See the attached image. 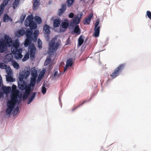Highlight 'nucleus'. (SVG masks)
<instances>
[{
	"instance_id": "nucleus-1",
	"label": "nucleus",
	"mask_w": 151,
	"mask_h": 151,
	"mask_svg": "<svg viewBox=\"0 0 151 151\" xmlns=\"http://www.w3.org/2000/svg\"><path fill=\"white\" fill-rule=\"evenodd\" d=\"M39 33V30H35L34 31L33 35H27V38H26L24 42V47H28V52H29L31 58H35V54L37 50L34 44L32 42L33 41L35 42L37 41Z\"/></svg>"
},
{
	"instance_id": "nucleus-2",
	"label": "nucleus",
	"mask_w": 151,
	"mask_h": 151,
	"mask_svg": "<svg viewBox=\"0 0 151 151\" xmlns=\"http://www.w3.org/2000/svg\"><path fill=\"white\" fill-rule=\"evenodd\" d=\"M22 71L19 73V80L18 83V88L22 91H23L25 88L27 86L26 82L24 80V78H27L30 74V68H27L26 69H25L24 70L23 73Z\"/></svg>"
},
{
	"instance_id": "nucleus-3",
	"label": "nucleus",
	"mask_w": 151,
	"mask_h": 151,
	"mask_svg": "<svg viewBox=\"0 0 151 151\" xmlns=\"http://www.w3.org/2000/svg\"><path fill=\"white\" fill-rule=\"evenodd\" d=\"M34 19L32 15L30 14L28 16L24 21L25 26L26 27H29L30 28L27 29V35H33V30L37 28V24L33 21Z\"/></svg>"
},
{
	"instance_id": "nucleus-4",
	"label": "nucleus",
	"mask_w": 151,
	"mask_h": 151,
	"mask_svg": "<svg viewBox=\"0 0 151 151\" xmlns=\"http://www.w3.org/2000/svg\"><path fill=\"white\" fill-rule=\"evenodd\" d=\"M19 102L18 97L17 96H12L10 97V100L7 102V108L6 112L7 115L11 116L12 114V112L14 110L16 104L18 105Z\"/></svg>"
},
{
	"instance_id": "nucleus-5",
	"label": "nucleus",
	"mask_w": 151,
	"mask_h": 151,
	"mask_svg": "<svg viewBox=\"0 0 151 151\" xmlns=\"http://www.w3.org/2000/svg\"><path fill=\"white\" fill-rule=\"evenodd\" d=\"M54 39V38H53L49 42V47L48 54L49 56L48 58H47L45 60V65H47L50 63L51 60V56L53 55L54 53L56 51L60 46L59 43L58 42H55L54 40H53Z\"/></svg>"
},
{
	"instance_id": "nucleus-6",
	"label": "nucleus",
	"mask_w": 151,
	"mask_h": 151,
	"mask_svg": "<svg viewBox=\"0 0 151 151\" xmlns=\"http://www.w3.org/2000/svg\"><path fill=\"white\" fill-rule=\"evenodd\" d=\"M4 38V41L3 40H0V52L1 53L4 52L6 47H9L11 46V37L8 35H5Z\"/></svg>"
},
{
	"instance_id": "nucleus-7",
	"label": "nucleus",
	"mask_w": 151,
	"mask_h": 151,
	"mask_svg": "<svg viewBox=\"0 0 151 151\" xmlns=\"http://www.w3.org/2000/svg\"><path fill=\"white\" fill-rule=\"evenodd\" d=\"M124 67V64H121L116 68L114 72L110 75L113 78H114L119 76L120 73L122 72V70Z\"/></svg>"
},
{
	"instance_id": "nucleus-8",
	"label": "nucleus",
	"mask_w": 151,
	"mask_h": 151,
	"mask_svg": "<svg viewBox=\"0 0 151 151\" xmlns=\"http://www.w3.org/2000/svg\"><path fill=\"white\" fill-rule=\"evenodd\" d=\"M100 21V19L99 18L97 19L95 24L93 36L95 37H98L99 36L100 27V26H98V25Z\"/></svg>"
},
{
	"instance_id": "nucleus-9",
	"label": "nucleus",
	"mask_w": 151,
	"mask_h": 151,
	"mask_svg": "<svg viewBox=\"0 0 151 151\" xmlns=\"http://www.w3.org/2000/svg\"><path fill=\"white\" fill-rule=\"evenodd\" d=\"M93 16V13H90L88 15L87 17H86L83 21L84 24L88 25L89 24L91 18Z\"/></svg>"
},
{
	"instance_id": "nucleus-10",
	"label": "nucleus",
	"mask_w": 151,
	"mask_h": 151,
	"mask_svg": "<svg viewBox=\"0 0 151 151\" xmlns=\"http://www.w3.org/2000/svg\"><path fill=\"white\" fill-rule=\"evenodd\" d=\"M8 62L11 61L12 63L14 68L17 69H18L19 68V64L17 63H16L15 61L13 60L12 58H6Z\"/></svg>"
},
{
	"instance_id": "nucleus-11",
	"label": "nucleus",
	"mask_w": 151,
	"mask_h": 151,
	"mask_svg": "<svg viewBox=\"0 0 151 151\" xmlns=\"http://www.w3.org/2000/svg\"><path fill=\"white\" fill-rule=\"evenodd\" d=\"M37 94V92H32L30 94L29 97L28 99L27 102L28 104H30L34 100L36 97Z\"/></svg>"
},
{
	"instance_id": "nucleus-12",
	"label": "nucleus",
	"mask_w": 151,
	"mask_h": 151,
	"mask_svg": "<svg viewBox=\"0 0 151 151\" xmlns=\"http://www.w3.org/2000/svg\"><path fill=\"white\" fill-rule=\"evenodd\" d=\"M73 28V31L71 32L72 35H74L75 33L78 35H79L80 34L81 31L79 25H76Z\"/></svg>"
},
{
	"instance_id": "nucleus-13",
	"label": "nucleus",
	"mask_w": 151,
	"mask_h": 151,
	"mask_svg": "<svg viewBox=\"0 0 151 151\" xmlns=\"http://www.w3.org/2000/svg\"><path fill=\"white\" fill-rule=\"evenodd\" d=\"M69 21L67 19H65L61 24V27L62 28L66 29L68 27H69Z\"/></svg>"
},
{
	"instance_id": "nucleus-14",
	"label": "nucleus",
	"mask_w": 151,
	"mask_h": 151,
	"mask_svg": "<svg viewBox=\"0 0 151 151\" xmlns=\"http://www.w3.org/2000/svg\"><path fill=\"white\" fill-rule=\"evenodd\" d=\"M66 9V5L65 4H63L62 5L61 8L59 9L58 10V15L60 16L65 12Z\"/></svg>"
},
{
	"instance_id": "nucleus-15",
	"label": "nucleus",
	"mask_w": 151,
	"mask_h": 151,
	"mask_svg": "<svg viewBox=\"0 0 151 151\" xmlns=\"http://www.w3.org/2000/svg\"><path fill=\"white\" fill-rule=\"evenodd\" d=\"M61 19L60 18L54 19L53 22V26L54 28L58 27L60 25Z\"/></svg>"
},
{
	"instance_id": "nucleus-16",
	"label": "nucleus",
	"mask_w": 151,
	"mask_h": 151,
	"mask_svg": "<svg viewBox=\"0 0 151 151\" xmlns=\"http://www.w3.org/2000/svg\"><path fill=\"white\" fill-rule=\"evenodd\" d=\"M27 30L25 31L24 30H19L16 34V36L20 37L22 35L25 34L26 38H27Z\"/></svg>"
},
{
	"instance_id": "nucleus-17",
	"label": "nucleus",
	"mask_w": 151,
	"mask_h": 151,
	"mask_svg": "<svg viewBox=\"0 0 151 151\" xmlns=\"http://www.w3.org/2000/svg\"><path fill=\"white\" fill-rule=\"evenodd\" d=\"M30 71L32 77H37L38 76L37 71L35 69V67H32L31 70H30Z\"/></svg>"
},
{
	"instance_id": "nucleus-18",
	"label": "nucleus",
	"mask_w": 151,
	"mask_h": 151,
	"mask_svg": "<svg viewBox=\"0 0 151 151\" xmlns=\"http://www.w3.org/2000/svg\"><path fill=\"white\" fill-rule=\"evenodd\" d=\"M84 37V36L82 35H81L78 39V47H80L81 45L84 42V40L83 39Z\"/></svg>"
},
{
	"instance_id": "nucleus-19",
	"label": "nucleus",
	"mask_w": 151,
	"mask_h": 151,
	"mask_svg": "<svg viewBox=\"0 0 151 151\" xmlns=\"http://www.w3.org/2000/svg\"><path fill=\"white\" fill-rule=\"evenodd\" d=\"M12 19L7 14H5L3 17V21L4 22H8L9 21H12Z\"/></svg>"
},
{
	"instance_id": "nucleus-20",
	"label": "nucleus",
	"mask_w": 151,
	"mask_h": 151,
	"mask_svg": "<svg viewBox=\"0 0 151 151\" xmlns=\"http://www.w3.org/2000/svg\"><path fill=\"white\" fill-rule=\"evenodd\" d=\"M43 30L47 35H49L50 33V27L47 24H45L43 27Z\"/></svg>"
},
{
	"instance_id": "nucleus-21",
	"label": "nucleus",
	"mask_w": 151,
	"mask_h": 151,
	"mask_svg": "<svg viewBox=\"0 0 151 151\" xmlns=\"http://www.w3.org/2000/svg\"><path fill=\"white\" fill-rule=\"evenodd\" d=\"M14 113L13 114V116H14L15 115L17 114L20 112L19 110V107L18 105L15 107H14Z\"/></svg>"
},
{
	"instance_id": "nucleus-22",
	"label": "nucleus",
	"mask_w": 151,
	"mask_h": 151,
	"mask_svg": "<svg viewBox=\"0 0 151 151\" xmlns=\"http://www.w3.org/2000/svg\"><path fill=\"white\" fill-rule=\"evenodd\" d=\"M6 81L8 82H13L14 81V79L10 76L6 75Z\"/></svg>"
},
{
	"instance_id": "nucleus-23",
	"label": "nucleus",
	"mask_w": 151,
	"mask_h": 151,
	"mask_svg": "<svg viewBox=\"0 0 151 151\" xmlns=\"http://www.w3.org/2000/svg\"><path fill=\"white\" fill-rule=\"evenodd\" d=\"M72 58H69L67 60L66 65L69 67H71L73 63L72 61Z\"/></svg>"
},
{
	"instance_id": "nucleus-24",
	"label": "nucleus",
	"mask_w": 151,
	"mask_h": 151,
	"mask_svg": "<svg viewBox=\"0 0 151 151\" xmlns=\"http://www.w3.org/2000/svg\"><path fill=\"white\" fill-rule=\"evenodd\" d=\"M34 20L38 24H40L42 22L41 18L39 16H35Z\"/></svg>"
},
{
	"instance_id": "nucleus-25",
	"label": "nucleus",
	"mask_w": 151,
	"mask_h": 151,
	"mask_svg": "<svg viewBox=\"0 0 151 151\" xmlns=\"http://www.w3.org/2000/svg\"><path fill=\"white\" fill-rule=\"evenodd\" d=\"M13 54L14 55L15 58L17 60L23 57V55L22 54H19L18 53L16 52Z\"/></svg>"
},
{
	"instance_id": "nucleus-26",
	"label": "nucleus",
	"mask_w": 151,
	"mask_h": 151,
	"mask_svg": "<svg viewBox=\"0 0 151 151\" xmlns=\"http://www.w3.org/2000/svg\"><path fill=\"white\" fill-rule=\"evenodd\" d=\"M19 0H14L13 4V7L15 9L17 7L19 3Z\"/></svg>"
},
{
	"instance_id": "nucleus-27",
	"label": "nucleus",
	"mask_w": 151,
	"mask_h": 151,
	"mask_svg": "<svg viewBox=\"0 0 151 151\" xmlns=\"http://www.w3.org/2000/svg\"><path fill=\"white\" fill-rule=\"evenodd\" d=\"M74 1V0H67L66 3L68 7H69L73 5Z\"/></svg>"
},
{
	"instance_id": "nucleus-28",
	"label": "nucleus",
	"mask_w": 151,
	"mask_h": 151,
	"mask_svg": "<svg viewBox=\"0 0 151 151\" xmlns=\"http://www.w3.org/2000/svg\"><path fill=\"white\" fill-rule=\"evenodd\" d=\"M29 52H28L27 53H26L24 55V58L22 59L23 62L26 61L29 58Z\"/></svg>"
},
{
	"instance_id": "nucleus-29",
	"label": "nucleus",
	"mask_w": 151,
	"mask_h": 151,
	"mask_svg": "<svg viewBox=\"0 0 151 151\" xmlns=\"http://www.w3.org/2000/svg\"><path fill=\"white\" fill-rule=\"evenodd\" d=\"M18 48L12 45L11 47V50L12 54H13L16 53L17 49Z\"/></svg>"
},
{
	"instance_id": "nucleus-30",
	"label": "nucleus",
	"mask_w": 151,
	"mask_h": 151,
	"mask_svg": "<svg viewBox=\"0 0 151 151\" xmlns=\"http://www.w3.org/2000/svg\"><path fill=\"white\" fill-rule=\"evenodd\" d=\"M80 18L78 17H76V18H74V20H73V22L75 23V24L76 25L78 24L80 22Z\"/></svg>"
},
{
	"instance_id": "nucleus-31",
	"label": "nucleus",
	"mask_w": 151,
	"mask_h": 151,
	"mask_svg": "<svg viewBox=\"0 0 151 151\" xmlns=\"http://www.w3.org/2000/svg\"><path fill=\"white\" fill-rule=\"evenodd\" d=\"M4 4V3H2L0 5V12L3 13L4 9V7L6 6Z\"/></svg>"
},
{
	"instance_id": "nucleus-32",
	"label": "nucleus",
	"mask_w": 151,
	"mask_h": 151,
	"mask_svg": "<svg viewBox=\"0 0 151 151\" xmlns=\"http://www.w3.org/2000/svg\"><path fill=\"white\" fill-rule=\"evenodd\" d=\"M42 42L40 39H38V47L39 49H41L42 46Z\"/></svg>"
},
{
	"instance_id": "nucleus-33",
	"label": "nucleus",
	"mask_w": 151,
	"mask_h": 151,
	"mask_svg": "<svg viewBox=\"0 0 151 151\" xmlns=\"http://www.w3.org/2000/svg\"><path fill=\"white\" fill-rule=\"evenodd\" d=\"M19 41L18 40H16L14 41L12 45L19 48Z\"/></svg>"
},
{
	"instance_id": "nucleus-34",
	"label": "nucleus",
	"mask_w": 151,
	"mask_h": 151,
	"mask_svg": "<svg viewBox=\"0 0 151 151\" xmlns=\"http://www.w3.org/2000/svg\"><path fill=\"white\" fill-rule=\"evenodd\" d=\"M37 77H31L30 82L31 83H33L35 84L36 81V78Z\"/></svg>"
},
{
	"instance_id": "nucleus-35",
	"label": "nucleus",
	"mask_w": 151,
	"mask_h": 151,
	"mask_svg": "<svg viewBox=\"0 0 151 151\" xmlns=\"http://www.w3.org/2000/svg\"><path fill=\"white\" fill-rule=\"evenodd\" d=\"M16 91L18 93V96H17L18 97V98L19 99H21L22 97H23L22 92H21L20 93L19 90L18 89L16 90Z\"/></svg>"
},
{
	"instance_id": "nucleus-36",
	"label": "nucleus",
	"mask_w": 151,
	"mask_h": 151,
	"mask_svg": "<svg viewBox=\"0 0 151 151\" xmlns=\"http://www.w3.org/2000/svg\"><path fill=\"white\" fill-rule=\"evenodd\" d=\"M25 92H26L27 93H28L29 94H31V90L30 89V87H28L27 86L26 88H25Z\"/></svg>"
},
{
	"instance_id": "nucleus-37",
	"label": "nucleus",
	"mask_w": 151,
	"mask_h": 151,
	"mask_svg": "<svg viewBox=\"0 0 151 151\" xmlns=\"http://www.w3.org/2000/svg\"><path fill=\"white\" fill-rule=\"evenodd\" d=\"M7 66V65L4 64L3 63H0V68L1 69H4Z\"/></svg>"
},
{
	"instance_id": "nucleus-38",
	"label": "nucleus",
	"mask_w": 151,
	"mask_h": 151,
	"mask_svg": "<svg viewBox=\"0 0 151 151\" xmlns=\"http://www.w3.org/2000/svg\"><path fill=\"white\" fill-rule=\"evenodd\" d=\"M69 27H72V28H73L76 25L75 24V23H74L73 21L72 22H70L69 21Z\"/></svg>"
},
{
	"instance_id": "nucleus-39",
	"label": "nucleus",
	"mask_w": 151,
	"mask_h": 151,
	"mask_svg": "<svg viewBox=\"0 0 151 151\" xmlns=\"http://www.w3.org/2000/svg\"><path fill=\"white\" fill-rule=\"evenodd\" d=\"M54 73L53 74V76L52 77V78L53 77H55L57 76L58 73V69L57 68H54Z\"/></svg>"
},
{
	"instance_id": "nucleus-40",
	"label": "nucleus",
	"mask_w": 151,
	"mask_h": 151,
	"mask_svg": "<svg viewBox=\"0 0 151 151\" xmlns=\"http://www.w3.org/2000/svg\"><path fill=\"white\" fill-rule=\"evenodd\" d=\"M41 92L43 94H45L46 92V88L45 87L42 86Z\"/></svg>"
},
{
	"instance_id": "nucleus-41",
	"label": "nucleus",
	"mask_w": 151,
	"mask_h": 151,
	"mask_svg": "<svg viewBox=\"0 0 151 151\" xmlns=\"http://www.w3.org/2000/svg\"><path fill=\"white\" fill-rule=\"evenodd\" d=\"M25 17L26 15L25 14L24 15H22L20 17V20L21 23H22L23 22Z\"/></svg>"
},
{
	"instance_id": "nucleus-42",
	"label": "nucleus",
	"mask_w": 151,
	"mask_h": 151,
	"mask_svg": "<svg viewBox=\"0 0 151 151\" xmlns=\"http://www.w3.org/2000/svg\"><path fill=\"white\" fill-rule=\"evenodd\" d=\"M146 15L148 17L151 19V12L149 11H147L146 12Z\"/></svg>"
},
{
	"instance_id": "nucleus-43",
	"label": "nucleus",
	"mask_w": 151,
	"mask_h": 151,
	"mask_svg": "<svg viewBox=\"0 0 151 151\" xmlns=\"http://www.w3.org/2000/svg\"><path fill=\"white\" fill-rule=\"evenodd\" d=\"M39 3H33V10H35L34 9H36V8L37 7V6H38V5H39Z\"/></svg>"
},
{
	"instance_id": "nucleus-44",
	"label": "nucleus",
	"mask_w": 151,
	"mask_h": 151,
	"mask_svg": "<svg viewBox=\"0 0 151 151\" xmlns=\"http://www.w3.org/2000/svg\"><path fill=\"white\" fill-rule=\"evenodd\" d=\"M47 83L48 82L47 81H45L43 82L42 86L45 88L46 87H47L49 86V84Z\"/></svg>"
},
{
	"instance_id": "nucleus-45",
	"label": "nucleus",
	"mask_w": 151,
	"mask_h": 151,
	"mask_svg": "<svg viewBox=\"0 0 151 151\" xmlns=\"http://www.w3.org/2000/svg\"><path fill=\"white\" fill-rule=\"evenodd\" d=\"M91 98L89 100H88V101H84L83 103H81V104H80L78 105L77 106V108H79L80 106H82L85 103L87 102H88L89 101L91 100Z\"/></svg>"
},
{
	"instance_id": "nucleus-46",
	"label": "nucleus",
	"mask_w": 151,
	"mask_h": 151,
	"mask_svg": "<svg viewBox=\"0 0 151 151\" xmlns=\"http://www.w3.org/2000/svg\"><path fill=\"white\" fill-rule=\"evenodd\" d=\"M22 48H18L17 51V53H18L19 54H22Z\"/></svg>"
},
{
	"instance_id": "nucleus-47",
	"label": "nucleus",
	"mask_w": 151,
	"mask_h": 151,
	"mask_svg": "<svg viewBox=\"0 0 151 151\" xmlns=\"http://www.w3.org/2000/svg\"><path fill=\"white\" fill-rule=\"evenodd\" d=\"M43 75H42L41 77H40V76H38L37 78V79L36 80L37 83H39L40 82V81H41L42 77H43Z\"/></svg>"
},
{
	"instance_id": "nucleus-48",
	"label": "nucleus",
	"mask_w": 151,
	"mask_h": 151,
	"mask_svg": "<svg viewBox=\"0 0 151 151\" xmlns=\"http://www.w3.org/2000/svg\"><path fill=\"white\" fill-rule=\"evenodd\" d=\"M68 17L70 18H73L74 16V14L73 13H70L68 14Z\"/></svg>"
},
{
	"instance_id": "nucleus-49",
	"label": "nucleus",
	"mask_w": 151,
	"mask_h": 151,
	"mask_svg": "<svg viewBox=\"0 0 151 151\" xmlns=\"http://www.w3.org/2000/svg\"><path fill=\"white\" fill-rule=\"evenodd\" d=\"M9 1V0H4L2 3H4V4L6 5H7L8 4Z\"/></svg>"
},
{
	"instance_id": "nucleus-50",
	"label": "nucleus",
	"mask_w": 151,
	"mask_h": 151,
	"mask_svg": "<svg viewBox=\"0 0 151 151\" xmlns=\"http://www.w3.org/2000/svg\"><path fill=\"white\" fill-rule=\"evenodd\" d=\"M24 95L27 97L28 98V97L29 96L30 94L29 93H27L26 92H24V93L23 94Z\"/></svg>"
},
{
	"instance_id": "nucleus-51",
	"label": "nucleus",
	"mask_w": 151,
	"mask_h": 151,
	"mask_svg": "<svg viewBox=\"0 0 151 151\" xmlns=\"http://www.w3.org/2000/svg\"><path fill=\"white\" fill-rule=\"evenodd\" d=\"M35 86V83H31L30 82V85H29V87H34Z\"/></svg>"
},
{
	"instance_id": "nucleus-52",
	"label": "nucleus",
	"mask_w": 151,
	"mask_h": 151,
	"mask_svg": "<svg viewBox=\"0 0 151 151\" xmlns=\"http://www.w3.org/2000/svg\"><path fill=\"white\" fill-rule=\"evenodd\" d=\"M28 98V97L26 96H25L23 94V96L22 97V99L23 100H24L26 99H27Z\"/></svg>"
},
{
	"instance_id": "nucleus-53",
	"label": "nucleus",
	"mask_w": 151,
	"mask_h": 151,
	"mask_svg": "<svg viewBox=\"0 0 151 151\" xmlns=\"http://www.w3.org/2000/svg\"><path fill=\"white\" fill-rule=\"evenodd\" d=\"M108 38H107L105 42V45L103 46H105V45H107L108 43Z\"/></svg>"
},
{
	"instance_id": "nucleus-54",
	"label": "nucleus",
	"mask_w": 151,
	"mask_h": 151,
	"mask_svg": "<svg viewBox=\"0 0 151 151\" xmlns=\"http://www.w3.org/2000/svg\"><path fill=\"white\" fill-rule=\"evenodd\" d=\"M65 30L63 29L62 28H60V32H64Z\"/></svg>"
},
{
	"instance_id": "nucleus-55",
	"label": "nucleus",
	"mask_w": 151,
	"mask_h": 151,
	"mask_svg": "<svg viewBox=\"0 0 151 151\" xmlns=\"http://www.w3.org/2000/svg\"><path fill=\"white\" fill-rule=\"evenodd\" d=\"M68 67H69L68 66V65H66L64 68V72H65L66 70Z\"/></svg>"
},
{
	"instance_id": "nucleus-56",
	"label": "nucleus",
	"mask_w": 151,
	"mask_h": 151,
	"mask_svg": "<svg viewBox=\"0 0 151 151\" xmlns=\"http://www.w3.org/2000/svg\"><path fill=\"white\" fill-rule=\"evenodd\" d=\"M88 40V39L87 38H86V40H85V42H84V45H86L88 44V43H87V40Z\"/></svg>"
},
{
	"instance_id": "nucleus-57",
	"label": "nucleus",
	"mask_w": 151,
	"mask_h": 151,
	"mask_svg": "<svg viewBox=\"0 0 151 151\" xmlns=\"http://www.w3.org/2000/svg\"><path fill=\"white\" fill-rule=\"evenodd\" d=\"M33 3H39V2L38 0H33Z\"/></svg>"
},
{
	"instance_id": "nucleus-58",
	"label": "nucleus",
	"mask_w": 151,
	"mask_h": 151,
	"mask_svg": "<svg viewBox=\"0 0 151 151\" xmlns=\"http://www.w3.org/2000/svg\"><path fill=\"white\" fill-rule=\"evenodd\" d=\"M52 3V0H50L48 2V4L50 5Z\"/></svg>"
},
{
	"instance_id": "nucleus-59",
	"label": "nucleus",
	"mask_w": 151,
	"mask_h": 151,
	"mask_svg": "<svg viewBox=\"0 0 151 151\" xmlns=\"http://www.w3.org/2000/svg\"><path fill=\"white\" fill-rule=\"evenodd\" d=\"M3 96V94L2 93H0V99H1Z\"/></svg>"
},
{
	"instance_id": "nucleus-60",
	"label": "nucleus",
	"mask_w": 151,
	"mask_h": 151,
	"mask_svg": "<svg viewBox=\"0 0 151 151\" xmlns=\"http://www.w3.org/2000/svg\"><path fill=\"white\" fill-rule=\"evenodd\" d=\"M59 101L61 107L62 108V104H60V96L59 97Z\"/></svg>"
},
{
	"instance_id": "nucleus-61",
	"label": "nucleus",
	"mask_w": 151,
	"mask_h": 151,
	"mask_svg": "<svg viewBox=\"0 0 151 151\" xmlns=\"http://www.w3.org/2000/svg\"><path fill=\"white\" fill-rule=\"evenodd\" d=\"M47 40L48 41L49 39V35H47Z\"/></svg>"
},
{
	"instance_id": "nucleus-62",
	"label": "nucleus",
	"mask_w": 151,
	"mask_h": 151,
	"mask_svg": "<svg viewBox=\"0 0 151 151\" xmlns=\"http://www.w3.org/2000/svg\"><path fill=\"white\" fill-rule=\"evenodd\" d=\"M78 108H77V106L75 108H73L72 109V111H74L75 110H76V109Z\"/></svg>"
},
{
	"instance_id": "nucleus-63",
	"label": "nucleus",
	"mask_w": 151,
	"mask_h": 151,
	"mask_svg": "<svg viewBox=\"0 0 151 151\" xmlns=\"http://www.w3.org/2000/svg\"><path fill=\"white\" fill-rule=\"evenodd\" d=\"M61 73H59V74L58 73V75L57 76V77H59L61 75Z\"/></svg>"
},
{
	"instance_id": "nucleus-64",
	"label": "nucleus",
	"mask_w": 151,
	"mask_h": 151,
	"mask_svg": "<svg viewBox=\"0 0 151 151\" xmlns=\"http://www.w3.org/2000/svg\"><path fill=\"white\" fill-rule=\"evenodd\" d=\"M83 13L82 12H81V13L80 14V18L82 17V16H83Z\"/></svg>"
}]
</instances>
